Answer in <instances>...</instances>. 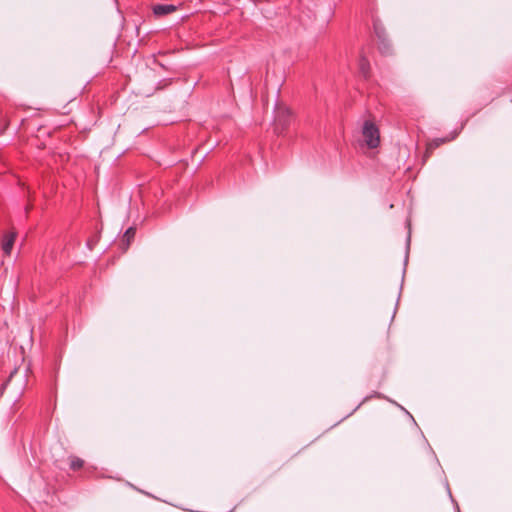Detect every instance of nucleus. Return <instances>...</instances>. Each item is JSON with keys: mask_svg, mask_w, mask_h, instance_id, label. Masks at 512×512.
I'll return each instance as SVG.
<instances>
[{"mask_svg": "<svg viewBox=\"0 0 512 512\" xmlns=\"http://www.w3.org/2000/svg\"><path fill=\"white\" fill-rule=\"evenodd\" d=\"M177 10V7L172 4H157L153 6V13L156 16H165Z\"/></svg>", "mask_w": 512, "mask_h": 512, "instance_id": "5", "label": "nucleus"}, {"mask_svg": "<svg viewBox=\"0 0 512 512\" xmlns=\"http://www.w3.org/2000/svg\"><path fill=\"white\" fill-rule=\"evenodd\" d=\"M362 128L368 129V128H377L376 123L374 119H366L363 123Z\"/></svg>", "mask_w": 512, "mask_h": 512, "instance_id": "11", "label": "nucleus"}, {"mask_svg": "<svg viewBox=\"0 0 512 512\" xmlns=\"http://www.w3.org/2000/svg\"><path fill=\"white\" fill-rule=\"evenodd\" d=\"M380 144V130H355L353 135L354 147L365 153L368 149H375Z\"/></svg>", "mask_w": 512, "mask_h": 512, "instance_id": "1", "label": "nucleus"}, {"mask_svg": "<svg viewBox=\"0 0 512 512\" xmlns=\"http://www.w3.org/2000/svg\"><path fill=\"white\" fill-rule=\"evenodd\" d=\"M31 208H32V206H31V205H27V206L25 207V212H26V214L30 211V209H31Z\"/></svg>", "mask_w": 512, "mask_h": 512, "instance_id": "12", "label": "nucleus"}, {"mask_svg": "<svg viewBox=\"0 0 512 512\" xmlns=\"http://www.w3.org/2000/svg\"><path fill=\"white\" fill-rule=\"evenodd\" d=\"M358 67L364 78H368L370 76V63L366 57H360Z\"/></svg>", "mask_w": 512, "mask_h": 512, "instance_id": "6", "label": "nucleus"}, {"mask_svg": "<svg viewBox=\"0 0 512 512\" xmlns=\"http://www.w3.org/2000/svg\"><path fill=\"white\" fill-rule=\"evenodd\" d=\"M135 233H136V230L133 227H129L125 231L123 238H124V240H126L127 245H129L130 241L134 238Z\"/></svg>", "mask_w": 512, "mask_h": 512, "instance_id": "10", "label": "nucleus"}, {"mask_svg": "<svg viewBox=\"0 0 512 512\" xmlns=\"http://www.w3.org/2000/svg\"><path fill=\"white\" fill-rule=\"evenodd\" d=\"M301 123L297 121L296 116L285 105H278L274 111V125L279 128H286L289 126L300 125Z\"/></svg>", "mask_w": 512, "mask_h": 512, "instance_id": "2", "label": "nucleus"}, {"mask_svg": "<svg viewBox=\"0 0 512 512\" xmlns=\"http://www.w3.org/2000/svg\"><path fill=\"white\" fill-rule=\"evenodd\" d=\"M17 372V369H14V371L10 374L9 380L12 378L13 374Z\"/></svg>", "mask_w": 512, "mask_h": 512, "instance_id": "13", "label": "nucleus"}, {"mask_svg": "<svg viewBox=\"0 0 512 512\" xmlns=\"http://www.w3.org/2000/svg\"><path fill=\"white\" fill-rule=\"evenodd\" d=\"M373 28H374V32H375L378 40H380V39L385 40V38L388 37L385 28L383 27V25L381 24V22L379 20L374 21Z\"/></svg>", "mask_w": 512, "mask_h": 512, "instance_id": "8", "label": "nucleus"}, {"mask_svg": "<svg viewBox=\"0 0 512 512\" xmlns=\"http://www.w3.org/2000/svg\"><path fill=\"white\" fill-rule=\"evenodd\" d=\"M457 136H458V133L456 131H453L449 134L448 137L435 138V139L429 141L426 145L424 159H428L432 155L433 151L436 148L440 147L442 144L453 141L454 139H456Z\"/></svg>", "mask_w": 512, "mask_h": 512, "instance_id": "3", "label": "nucleus"}, {"mask_svg": "<svg viewBox=\"0 0 512 512\" xmlns=\"http://www.w3.org/2000/svg\"><path fill=\"white\" fill-rule=\"evenodd\" d=\"M15 239H16L15 232H10V233H7L4 235V237L2 239L1 247H2L3 253L5 255H7V256L10 255L12 248L14 246Z\"/></svg>", "mask_w": 512, "mask_h": 512, "instance_id": "4", "label": "nucleus"}, {"mask_svg": "<svg viewBox=\"0 0 512 512\" xmlns=\"http://www.w3.org/2000/svg\"><path fill=\"white\" fill-rule=\"evenodd\" d=\"M69 466H70L71 470L78 471L81 468H83L84 460L79 458V457H77V456L71 455L69 457Z\"/></svg>", "mask_w": 512, "mask_h": 512, "instance_id": "9", "label": "nucleus"}, {"mask_svg": "<svg viewBox=\"0 0 512 512\" xmlns=\"http://www.w3.org/2000/svg\"><path fill=\"white\" fill-rule=\"evenodd\" d=\"M378 49L384 55H389L392 53L393 49H392V45H391L388 37L385 38V40L384 39L379 40Z\"/></svg>", "mask_w": 512, "mask_h": 512, "instance_id": "7", "label": "nucleus"}]
</instances>
